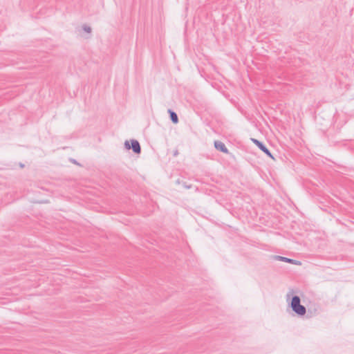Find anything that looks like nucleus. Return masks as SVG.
<instances>
[{"label": "nucleus", "instance_id": "obj_1", "mask_svg": "<svg viewBox=\"0 0 354 354\" xmlns=\"http://www.w3.org/2000/svg\"><path fill=\"white\" fill-rule=\"evenodd\" d=\"M288 306L291 308L292 311L298 316H304L306 313V308L301 304V299L299 296H292Z\"/></svg>", "mask_w": 354, "mask_h": 354}, {"label": "nucleus", "instance_id": "obj_2", "mask_svg": "<svg viewBox=\"0 0 354 354\" xmlns=\"http://www.w3.org/2000/svg\"><path fill=\"white\" fill-rule=\"evenodd\" d=\"M131 145L128 140H126L124 142V147L127 149H132L133 151L136 154H140L141 153V147L139 142L136 140L132 139L131 140Z\"/></svg>", "mask_w": 354, "mask_h": 354}, {"label": "nucleus", "instance_id": "obj_3", "mask_svg": "<svg viewBox=\"0 0 354 354\" xmlns=\"http://www.w3.org/2000/svg\"><path fill=\"white\" fill-rule=\"evenodd\" d=\"M251 141L256 145L259 147V149H261L263 152H264L268 157L271 158L272 159L274 160V158L270 153V150L266 147V146L261 141L258 140L255 138H251Z\"/></svg>", "mask_w": 354, "mask_h": 354}, {"label": "nucleus", "instance_id": "obj_4", "mask_svg": "<svg viewBox=\"0 0 354 354\" xmlns=\"http://www.w3.org/2000/svg\"><path fill=\"white\" fill-rule=\"evenodd\" d=\"M272 258L274 260L281 261H283V262H286V263H289L294 264V265H301V262L300 261H299L297 260H295V259H289V258L285 257H281V256H279V255H274V256L272 257Z\"/></svg>", "mask_w": 354, "mask_h": 354}, {"label": "nucleus", "instance_id": "obj_5", "mask_svg": "<svg viewBox=\"0 0 354 354\" xmlns=\"http://www.w3.org/2000/svg\"><path fill=\"white\" fill-rule=\"evenodd\" d=\"M214 147L216 150L220 151L224 153H229V150L225 147V144L221 141L216 140L214 142Z\"/></svg>", "mask_w": 354, "mask_h": 354}, {"label": "nucleus", "instance_id": "obj_6", "mask_svg": "<svg viewBox=\"0 0 354 354\" xmlns=\"http://www.w3.org/2000/svg\"><path fill=\"white\" fill-rule=\"evenodd\" d=\"M168 113H169V117L171 122L174 124H177L178 122V117L176 112L171 109H168Z\"/></svg>", "mask_w": 354, "mask_h": 354}, {"label": "nucleus", "instance_id": "obj_7", "mask_svg": "<svg viewBox=\"0 0 354 354\" xmlns=\"http://www.w3.org/2000/svg\"><path fill=\"white\" fill-rule=\"evenodd\" d=\"M83 30H84L85 32H91V27H90V26H86V25H84V26H83Z\"/></svg>", "mask_w": 354, "mask_h": 354}, {"label": "nucleus", "instance_id": "obj_8", "mask_svg": "<svg viewBox=\"0 0 354 354\" xmlns=\"http://www.w3.org/2000/svg\"><path fill=\"white\" fill-rule=\"evenodd\" d=\"M174 156H177L178 155V151L176 149L174 151Z\"/></svg>", "mask_w": 354, "mask_h": 354}, {"label": "nucleus", "instance_id": "obj_9", "mask_svg": "<svg viewBox=\"0 0 354 354\" xmlns=\"http://www.w3.org/2000/svg\"><path fill=\"white\" fill-rule=\"evenodd\" d=\"M71 161L74 164H77V162L75 159H71Z\"/></svg>", "mask_w": 354, "mask_h": 354}, {"label": "nucleus", "instance_id": "obj_10", "mask_svg": "<svg viewBox=\"0 0 354 354\" xmlns=\"http://www.w3.org/2000/svg\"><path fill=\"white\" fill-rule=\"evenodd\" d=\"M286 297H287V298H286V300H287V301H288V299H289V298H290V294H289V293H288V294H287Z\"/></svg>", "mask_w": 354, "mask_h": 354}]
</instances>
